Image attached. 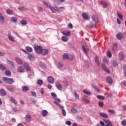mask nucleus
I'll use <instances>...</instances> for the list:
<instances>
[{"label": "nucleus", "mask_w": 126, "mask_h": 126, "mask_svg": "<svg viewBox=\"0 0 126 126\" xmlns=\"http://www.w3.org/2000/svg\"><path fill=\"white\" fill-rule=\"evenodd\" d=\"M3 80L7 84H12L14 82L13 79L5 77H3Z\"/></svg>", "instance_id": "1"}, {"label": "nucleus", "mask_w": 126, "mask_h": 126, "mask_svg": "<svg viewBox=\"0 0 126 126\" xmlns=\"http://www.w3.org/2000/svg\"><path fill=\"white\" fill-rule=\"evenodd\" d=\"M54 100H55L54 103L55 104H56V105H57V106L59 107L60 109H63V107L61 105V104L59 103H61V99L60 98L56 97L54 99Z\"/></svg>", "instance_id": "2"}, {"label": "nucleus", "mask_w": 126, "mask_h": 126, "mask_svg": "<svg viewBox=\"0 0 126 126\" xmlns=\"http://www.w3.org/2000/svg\"><path fill=\"white\" fill-rule=\"evenodd\" d=\"M43 48L41 46H34V50L37 54H41Z\"/></svg>", "instance_id": "3"}, {"label": "nucleus", "mask_w": 126, "mask_h": 126, "mask_svg": "<svg viewBox=\"0 0 126 126\" xmlns=\"http://www.w3.org/2000/svg\"><path fill=\"white\" fill-rule=\"evenodd\" d=\"M23 65L24 67L26 68V70L27 71H31V68L29 67V65L28 64V63H23Z\"/></svg>", "instance_id": "4"}, {"label": "nucleus", "mask_w": 126, "mask_h": 126, "mask_svg": "<svg viewBox=\"0 0 126 126\" xmlns=\"http://www.w3.org/2000/svg\"><path fill=\"white\" fill-rule=\"evenodd\" d=\"M82 17L84 19H86V20H89L90 19V16L88 15V14L86 13H83Z\"/></svg>", "instance_id": "5"}, {"label": "nucleus", "mask_w": 126, "mask_h": 126, "mask_svg": "<svg viewBox=\"0 0 126 126\" xmlns=\"http://www.w3.org/2000/svg\"><path fill=\"white\" fill-rule=\"evenodd\" d=\"M48 53H49V51H48V50L42 49L41 52H40V54H41L42 56H46L48 55Z\"/></svg>", "instance_id": "6"}, {"label": "nucleus", "mask_w": 126, "mask_h": 126, "mask_svg": "<svg viewBox=\"0 0 126 126\" xmlns=\"http://www.w3.org/2000/svg\"><path fill=\"white\" fill-rule=\"evenodd\" d=\"M119 59L120 61H124L125 60V56L123 52H120L119 54Z\"/></svg>", "instance_id": "7"}, {"label": "nucleus", "mask_w": 126, "mask_h": 126, "mask_svg": "<svg viewBox=\"0 0 126 126\" xmlns=\"http://www.w3.org/2000/svg\"><path fill=\"white\" fill-rule=\"evenodd\" d=\"M25 121L27 123H30L31 122V116L30 115H27L25 117Z\"/></svg>", "instance_id": "8"}, {"label": "nucleus", "mask_w": 126, "mask_h": 126, "mask_svg": "<svg viewBox=\"0 0 126 126\" xmlns=\"http://www.w3.org/2000/svg\"><path fill=\"white\" fill-rule=\"evenodd\" d=\"M116 37L118 40H122L124 38V34L122 33H119L116 35Z\"/></svg>", "instance_id": "9"}, {"label": "nucleus", "mask_w": 126, "mask_h": 126, "mask_svg": "<svg viewBox=\"0 0 126 126\" xmlns=\"http://www.w3.org/2000/svg\"><path fill=\"white\" fill-rule=\"evenodd\" d=\"M56 87H57V88H58V89L59 90H62V88L63 87V86L61 85V83H60V82H57L55 84Z\"/></svg>", "instance_id": "10"}, {"label": "nucleus", "mask_w": 126, "mask_h": 126, "mask_svg": "<svg viewBox=\"0 0 126 126\" xmlns=\"http://www.w3.org/2000/svg\"><path fill=\"white\" fill-rule=\"evenodd\" d=\"M15 61L17 63L19 64H22L23 63V62H22V60L18 57H16L15 58Z\"/></svg>", "instance_id": "11"}, {"label": "nucleus", "mask_w": 126, "mask_h": 126, "mask_svg": "<svg viewBox=\"0 0 126 126\" xmlns=\"http://www.w3.org/2000/svg\"><path fill=\"white\" fill-rule=\"evenodd\" d=\"M21 90L23 92H26V91H28L29 90V87L26 86H24L21 87Z\"/></svg>", "instance_id": "12"}, {"label": "nucleus", "mask_w": 126, "mask_h": 126, "mask_svg": "<svg viewBox=\"0 0 126 126\" xmlns=\"http://www.w3.org/2000/svg\"><path fill=\"white\" fill-rule=\"evenodd\" d=\"M101 66L104 70H106L108 73H110V70L107 68V66H106L105 64H101Z\"/></svg>", "instance_id": "13"}, {"label": "nucleus", "mask_w": 126, "mask_h": 126, "mask_svg": "<svg viewBox=\"0 0 126 126\" xmlns=\"http://www.w3.org/2000/svg\"><path fill=\"white\" fill-rule=\"evenodd\" d=\"M8 38L10 41H12V42H14V38L11 35V33L9 32L8 33Z\"/></svg>", "instance_id": "14"}, {"label": "nucleus", "mask_w": 126, "mask_h": 126, "mask_svg": "<svg viewBox=\"0 0 126 126\" xmlns=\"http://www.w3.org/2000/svg\"><path fill=\"white\" fill-rule=\"evenodd\" d=\"M24 71V67H23V66H20L17 68L18 72L21 73V72H23Z\"/></svg>", "instance_id": "15"}, {"label": "nucleus", "mask_w": 126, "mask_h": 126, "mask_svg": "<svg viewBox=\"0 0 126 126\" xmlns=\"http://www.w3.org/2000/svg\"><path fill=\"white\" fill-rule=\"evenodd\" d=\"M82 49L85 54L88 53L89 48L85 45L82 46Z\"/></svg>", "instance_id": "16"}, {"label": "nucleus", "mask_w": 126, "mask_h": 126, "mask_svg": "<svg viewBox=\"0 0 126 126\" xmlns=\"http://www.w3.org/2000/svg\"><path fill=\"white\" fill-rule=\"evenodd\" d=\"M92 20L94 22H95V23H98V18H97V16L95 15H93L92 17Z\"/></svg>", "instance_id": "17"}, {"label": "nucleus", "mask_w": 126, "mask_h": 126, "mask_svg": "<svg viewBox=\"0 0 126 126\" xmlns=\"http://www.w3.org/2000/svg\"><path fill=\"white\" fill-rule=\"evenodd\" d=\"M99 116H100V117H102V118L108 119V115L105 113H99Z\"/></svg>", "instance_id": "18"}, {"label": "nucleus", "mask_w": 126, "mask_h": 126, "mask_svg": "<svg viewBox=\"0 0 126 126\" xmlns=\"http://www.w3.org/2000/svg\"><path fill=\"white\" fill-rule=\"evenodd\" d=\"M106 82L109 84H112L113 83V81H112V78L110 77H107L106 78Z\"/></svg>", "instance_id": "19"}, {"label": "nucleus", "mask_w": 126, "mask_h": 126, "mask_svg": "<svg viewBox=\"0 0 126 126\" xmlns=\"http://www.w3.org/2000/svg\"><path fill=\"white\" fill-rule=\"evenodd\" d=\"M47 80L48 82H49V83H54V78H53L51 76L48 77L47 78Z\"/></svg>", "instance_id": "20"}, {"label": "nucleus", "mask_w": 126, "mask_h": 126, "mask_svg": "<svg viewBox=\"0 0 126 126\" xmlns=\"http://www.w3.org/2000/svg\"><path fill=\"white\" fill-rule=\"evenodd\" d=\"M105 124H106L105 126H113V124H112V123L108 120H105Z\"/></svg>", "instance_id": "21"}, {"label": "nucleus", "mask_w": 126, "mask_h": 126, "mask_svg": "<svg viewBox=\"0 0 126 126\" xmlns=\"http://www.w3.org/2000/svg\"><path fill=\"white\" fill-rule=\"evenodd\" d=\"M0 95L1 96H4V95H6V92L3 89H1L0 90Z\"/></svg>", "instance_id": "22"}, {"label": "nucleus", "mask_w": 126, "mask_h": 126, "mask_svg": "<svg viewBox=\"0 0 126 126\" xmlns=\"http://www.w3.org/2000/svg\"><path fill=\"white\" fill-rule=\"evenodd\" d=\"M40 66L42 67V68H46V67L47 65H46V63H44V62H40L39 63Z\"/></svg>", "instance_id": "23"}, {"label": "nucleus", "mask_w": 126, "mask_h": 126, "mask_svg": "<svg viewBox=\"0 0 126 126\" xmlns=\"http://www.w3.org/2000/svg\"><path fill=\"white\" fill-rule=\"evenodd\" d=\"M94 60L97 66H99L100 65V62H99V58H98V56H95Z\"/></svg>", "instance_id": "24"}, {"label": "nucleus", "mask_w": 126, "mask_h": 126, "mask_svg": "<svg viewBox=\"0 0 126 126\" xmlns=\"http://www.w3.org/2000/svg\"><path fill=\"white\" fill-rule=\"evenodd\" d=\"M49 8L51 9V11L52 12L55 13V12H57V9L54 7V6L50 5L49 6Z\"/></svg>", "instance_id": "25"}, {"label": "nucleus", "mask_w": 126, "mask_h": 126, "mask_svg": "<svg viewBox=\"0 0 126 126\" xmlns=\"http://www.w3.org/2000/svg\"><path fill=\"white\" fill-rule=\"evenodd\" d=\"M11 22H13V23H16L17 22V18L16 17H12L11 18Z\"/></svg>", "instance_id": "26"}, {"label": "nucleus", "mask_w": 126, "mask_h": 126, "mask_svg": "<svg viewBox=\"0 0 126 126\" xmlns=\"http://www.w3.org/2000/svg\"><path fill=\"white\" fill-rule=\"evenodd\" d=\"M112 64L113 66L116 67L119 65V63L117 62V60H113L112 61Z\"/></svg>", "instance_id": "27"}, {"label": "nucleus", "mask_w": 126, "mask_h": 126, "mask_svg": "<svg viewBox=\"0 0 126 126\" xmlns=\"http://www.w3.org/2000/svg\"><path fill=\"white\" fill-rule=\"evenodd\" d=\"M101 4H102L103 7H106V6H108V3H107L106 1H105V0L101 1Z\"/></svg>", "instance_id": "28"}, {"label": "nucleus", "mask_w": 126, "mask_h": 126, "mask_svg": "<svg viewBox=\"0 0 126 126\" xmlns=\"http://www.w3.org/2000/svg\"><path fill=\"white\" fill-rule=\"evenodd\" d=\"M62 33L63 35H64L65 36H69V35H70V32L69 31L63 32Z\"/></svg>", "instance_id": "29"}, {"label": "nucleus", "mask_w": 126, "mask_h": 126, "mask_svg": "<svg viewBox=\"0 0 126 126\" xmlns=\"http://www.w3.org/2000/svg\"><path fill=\"white\" fill-rule=\"evenodd\" d=\"M62 40L63 42H67L68 41V38L65 36H63L62 37Z\"/></svg>", "instance_id": "30"}, {"label": "nucleus", "mask_w": 126, "mask_h": 126, "mask_svg": "<svg viewBox=\"0 0 126 126\" xmlns=\"http://www.w3.org/2000/svg\"><path fill=\"white\" fill-rule=\"evenodd\" d=\"M10 100L13 103V104H15V105L17 104V101H16V100H15V99L13 97H10Z\"/></svg>", "instance_id": "31"}, {"label": "nucleus", "mask_w": 126, "mask_h": 126, "mask_svg": "<svg viewBox=\"0 0 126 126\" xmlns=\"http://www.w3.org/2000/svg\"><path fill=\"white\" fill-rule=\"evenodd\" d=\"M7 89L10 92H14L15 91V90H14V88L11 87H7Z\"/></svg>", "instance_id": "32"}, {"label": "nucleus", "mask_w": 126, "mask_h": 126, "mask_svg": "<svg viewBox=\"0 0 126 126\" xmlns=\"http://www.w3.org/2000/svg\"><path fill=\"white\" fill-rule=\"evenodd\" d=\"M42 115L43 117H46L47 115H48V111L46 110H44L42 112Z\"/></svg>", "instance_id": "33"}, {"label": "nucleus", "mask_w": 126, "mask_h": 126, "mask_svg": "<svg viewBox=\"0 0 126 126\" xmlns=\"http://www.w3.org/2000/svg\"><path fill=\"white\" fill-rule=\"evenodd\" d=\"M28 58L29 60H30V61H35V57H34V56H33L32 55H29L28 56Z\"/></svg>", "instance_id": "34"}, {"label": "nucleus", "mask_w": 126, "mask_h": 126, "mask_svg": "<svg viewBox=\"0 0 126 126\" xmlns=\"http://www.w3.org/2000/svg\"><path fill=\"white\" fill-rule=\"evenodd\" d=\"M57 66L58 68H62V67L63 66V62H59L58 63Z\"/></svg>", "instance_id": "35"}, {"label": "nucleus", "mask_w": 126, "mask_h": 126, "mask_svg": "<svg viewBox=\"0 0 126 126\" xmlns=\"http://www.w3.org/2000/svg\"><path fill=\"white\" fill-rule=\"evenodd\" d=\"M63 60H69V57H68V54H64L63 56Z\"/></svg>", "instance_id": "36"}, {"label": "nucleus", "mask_w": 126, "mask_h": 126, "mask_svg": "<svg viewBox=\"0 0 126 126\" xmlns=\"http://www.w3.org/2000/svg\"><path fill=\"white\" fill-rule=\"evenodd\" d=\"M83 93L86 94V95H91V93L86 90H83Z\"/></svg>", "instance_id": "37"}, {"label": "nucleus", "mask_w": 126, "mask_h": 126, "mask_svg": "<svg viewBox=\"0 0 126 126\" xmlns=\"http://www.w3.org/2000/svg\"><path fill=\"white\" fill-rule=\"evenodd\" d=\"M5 74H6V75H7V76H10V75H11V72H10V71L7 70L5 71Z\"/></svg>", "instance_id": "38"}, {"label": "nucleus", "mask_w": 126, "mask_h": 126, "mask_svg": "<svg viewBox=\"0 0 126 126\" xmlns=\"http://www.w3.org/2000/svg\"><path fill=\"white\" fill-rule=\"evenodd\" d=\"M118 48V43H115L113 44L112 49L113 50H117Z\"/></svg>", "instance_id": "39"}, {"label": "nucleus", "mask_w": 126, "mask_h": 126, "mask_svg": "<svg viewBox=\"0 0 126 126\" xmlns=\"http://www.w3.org/2000/svg\"><path fill=\"white\" fill-rule=\"evenodd\" d=\"M26 51H27L28 52H30V53H31V52L33 51V49H32V48L30 47H27L26 48Z\"/></svg>", "instance_id": "40"}, {"label": "nucleus", "mask_w": 126, "mask_h": 126, "mask_svg": "<svg viewBox=\"0 0 126 126\" xmlns=\"http://www.w3.org/2000/svg\"><path fill=\"white\" fill-rule=\"evenodd\" d=\"M6 12L8 13V14H12V13H13V11H12V10L11 9H8L6 10Z\"/></svg>", "instance_id": "41"}, {"label": "nucleus", "mask_w": 126, "mask_h": 126, "mask_svg": "<svg viewBox=\"0 0 126 126\" xmlns=\"http://www.w3.org/2000/svg\"><path fill=\"white\" fill-rule=\"evenodd\" d=\"M37 84L40 86L43 85V80L40 79L37 80Z\"/></svg>", "instance_id": "42"}, {"label": "nucleus", "mask_w": 126, "mask_h": 126, "mask_svg": "<svg viewBox=\"0 0 126 126\" xmlns=\"http://www.w3.org/2000/svg\"><path fill=\"white\" fill-rule=\"evenodd\" d=\"M97 98L99 100H105V97L103 95H97Z\"/></svg>", "instance_id": "43"}, {"label": "nucleus", "mask_w": 126, "mask_h": 126, "mask_svg": "<svg viewBox=\"0 0 126 126\" xmlns=\"http://www.w3.org/2000/svg\"><path fill=\"white\" fill-rule=\"evenodd\" d=\"M117 15L118 16V17H119L120 19H123V18H124V16H123V15H122V14L119 13V12H117Z\"/></svg>", "instance_id": "44"}, {"label": "nucleus", "mask_w": 126, "mask_h": 126, "mask_svg": "<svg viewBox=\"0 0 126 126\" xmlns=\"http://www.w3.org/2000/svg\"><path fill=\"white\" fill-rule=\"evenodd\" d=\"M18 9H19V10H22V11L26 10V8L25 7L21 6H19Z\"/></svg>", "instance_id": "45"}, {"label": "nucleus", "mask_w": 126, "mask_h": 126, "mask_svg": "<svg viewBox=\"0 0 126 126\" xmlns=\"http://www.w3.org/2000/svg\"><path fill=\"white\" fill-rule=\"evenodd\" d=\"M8 64H10V65H11V66L13 67V68H14V67H15L14 64H13V63L11 61H9L8 62Z\"/></svg>", "instance_id": "46"}, {"label": "nucleus", "mask_w": 126, "mask_h": 126, "mask_svg": "<svg viewBox=\"0 0 126 126\" xmlns=\"http://www.w3.org/2000/svg\"><path fill=\"white\" fill-rule=\"evenodd\" d=\"M77 112V110L75 108H71V113L72 114H75Z\"/></svg>", "instance_id": "47"}, {"label": "nucleus", "mask_w": 126, "mask_h": 126, "mask_svg": "<svg viewBox=\"0 0 126 126\" xmlns=\"http://www.w3.org/2000/svg\"><path fill=\"white\" fill-rule=\"evenodd\" d=\"M62 113L63 116V117H65V116H66V112H65V110L64 109L62 110Z\"/></svg>", "instance_id": "48"}, {"label": "nucleus", "mask_w": 126, "mask_h": 126, "mask_svg": "<svg viewBox=\"0 0 126 126\" xmlns=\"http://www.w3.org/2000/svg\"><path fill=\"white\" fill-rule=\"evenodd\" d=\"M0 22L1 24L4 23V17H2L0 18Z\"/></svg>", "instance_id": "49"}, {"label": "nucleus", "mask_w": 126, "mask_h": 126, "mask_svg": "<svg viewBox=\"0 0 126 126\" xmlns=\"http://www.w3.org/2000/svg\"><path fill=\"white\" fill-rule=\"evenodd\" d=\"M21 23L23 25H26V24H27V22L24 20H22V21H21Z\"/></svg>", "instance_id": "50"}, {"label": "nucleus", "mask_w": 126, "mask_h": 126, "mask_svg": "<svg viewBox=\"0 0 126 126\" xmlns=\"http://www.w3.org/2000/svg\"><path fill=\"white\" fill-rule=\"evenodd\" d=\"M0 68L2 70H6V68L5 67H4V66H3L2 64L0 65Z\"/></svg>", "instance_id": "51"}, {"label": "nucleus", "mask_w": 126, "mask_h": 126, "mask_svg": "<svg viewBox=\"0 0 126 126\" xmlns=\"http://www.w3.org/2000/svg\"><path fill=\"white\" fill-rule=\"evenodd\" d=\"M103 63H104L108 64L109 63V61L108 60V59H107V58H104L103 59Z\"/></svg>", "instance_id": "52"}, {"label": "nucleus", "mask_w": 126, "mask_h": 126, "mask_svg": "<svg viewBox=\"0 0 126 126\" xmlns=\"http://www.w3.org/2000/svg\"><path fill=\"white\" fill-rule=\"evenodd\" d=\"M51 96H52L54 99H56L57 97V94L55 93H51Z\"/></svg>", "instance_id": "53"}, {"label": "nucleus", "mask_w": 126, "mask_h": 126, "mask_svg": "<svg viewBox=\"0 0 126 126\" xmlns=\"http://www.w3.org/2000/svg\"><path fill=\"white\" fill-rule=\"evenodd\" d=\"M31 93L32 95L33 96V97H37V94H36V93H35V92L32 91Z\"/></svg>", "instance_id": "54"}, {"label": "nucleus", "mask_w": 126, "mask_h": 126, "mask_svg": "<svg viewBox=\"0 0 126 126\" xmlns=\"http://www.w3.org/2000/svg\"><path fill=\"white\" fill-rule=\"evenodd\" d=\"M99 107H101V108H102V107H104V103L102 101H99Z\"/></svg>", "instance_id": "55"}, {"label": "nucleus", "mask_w": 126, "mask_h": 126, "mask_svg": "<svg viewBox=\"0 0 126 126\" xmlns=\"http://www.w3.org/2000/svg\"><path fill=\"white\" fill-rule=\"evenodd\" d=\"M83 102L86 104H89V102H90L89 100L85 99V98H83Z\"/></svg>", "instance_id": "56"}, {"label": "nucleus", "mask_w": 126, "mask_h": 126, "mask_svg": "<svg viewBox=\"0 0 126 126\" xmlns=\"http://www.w3.org/2000/svg\"><path fill=\"white\" fill-rule=\"evenodd\" d=\"M65 125L67 126H71V122L69 121H67L65 122Z\"/></svg>", "instance_id": "57"}, {"label": "nucleus", "mask_w": 126, "mask_h": 126, "mask_svg": "<svg viewBox=\"0 0 126 126\" xmlns=\"http://www.w3.org/2000/svg\"><path fill=\"white\" fill-rule=\"evenodd\" d=\"M121 125H122L123 126H126V121L125 120L122 121Z\"/></svg>", "instance_id": "58"}, {"label": "nucleus", "mask_w": 126, "mask_h": 126, "mask_svg": "<svg viewBox=\"0 0 126 126\" xmlns=\"http://www.w3.org/2000/svg\"><path fill=\"white\" fill-rule=\"evenodd\" d=\"M73 27V26L72 25V24H71V23H69L68 25V28H69L70 29H72Z\"/></svg>", "instance_id": "59"}, {"label": "nucleus", "mask_w": 126, "mask_h": 126, "mask_svg": "<svg viewBox=\"0 0 126 126\" xmlns=\"http://www.w3.org/2000/svg\"><path fill=\"white\" fill-rule=\"evenodd\" d=\"M107 57H109V58L112 57V53L109 51L107 52Z\"/></svg>", "instance_id": "60"}, {"label": "nucleus", "mask_w": 126, "mask_h": 126, "mask_svg": "<svg viewBox=\"0 0 126 126\" xmlns=\"http://www.w3.org/2000/svg\"><path fill=\"white\" fill-rule=\"evenodd\" d=\"M38 11H39V12H43V11H44L43 8H42L41 7H39L38 8Z\"/></svg>", "instance_id": "61"}, {"label": "nucleus", "mask_w": 126, "mask_h": 126, "mask_svg": "<svg viewBox=\"0 0 126 126\" xmlns=\"http://www.w3.org/2000/svg\"><path fill=\"white\" fill-rule=\"evenodd\" d=\"M74 96L76 98V99H78L79 95H78V94H77L76 92L74 93Z\"/></svg>", "instance_id": "62"}, {"label": "nucleus", "mask_w": 126, "mask_h": 126, "mask_svg": "<svg viewBox=\"0 0 126 126\" xmlns=\"http://www.w3.org/2000/svg\"><path fill=\"white\" fill-rule=\"evenodd\" d=\"M108 112L109 113H111V114H115V111L114 110L109 109L108 110Z\"/></svg>", "instance_id": "63"}, {"label": "nucleus", "mask_w": 126, "mask_h": 126, "mask_svg": "<svg viewBox=\"0 0 126 126\" xmlns=\"http://www.w3.org/2000/svg\"><path fill=\"white\" fill-rule=\"evenodd\" d=\"M93 87L95 89V90H96V91H99V89H98V88L96 86L93 85Z\"/></svg>", "instance_id": "64"}]
</instances>
